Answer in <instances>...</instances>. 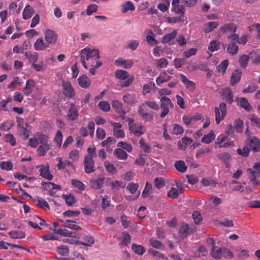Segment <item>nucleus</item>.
<instances>
[{
    "mask_svg": "<svg viewBox=\"0 0 260 260\" xmlns=\"http://www.w3.org/2000/svg\"><path fill=\"white\" fill-rule=\"evenodd\" d=\"M91 58L94 60L100 58V52L98 49L86 47L81 50V62L85 69L88 68L86 61L89 60Z\"/></svg>",
    "mask_w": 260,
    "mask_h": 260,
    "instance_id": "obj_1",
    "label": "nucleus"
},
{
    "mask_svg": "<svg viewBox=\"0 0 260 260\" xmlns=\"http://www.w3.org/2000/svg\"><path fill=\"white\" fill-rule=\"evenodd\" d=\"M48 138V137L44 134L40 135V143L41 145L37 150V153L40 156H44L46 153L50 149V145L47 143Z\"/></svg>",
    "mask_w": 260,
    "mask_h": 260,
    "instance_id": "obj_2",
    "label": "nucleus"
},
{
    "mask_svg": "<svg viewBox=\"0 0 260 260\" xmlns=\"http://www.w3.org/2000/svg\"><path fill=\"white\" fill-rule=\"evenodd\" d=\"M215 114V121L219 124L226 114V106L224 103H220L219 107H216L214 109Z\"/></svg>",
    "mask_w": 260,
    "mask_h": 260,
    "instance_id": "obj_3",
    "label": "nucleus"
},
{
    "mask_svg": "<svg viewBox=\"0 0 260 260\" xmlns=\"http://www.w3.org/2000/svg\"><path fill=\"white\" fill-rule=\"evenodd\" d=\"M160 108L161 112L160 115L161 118L165 117L169 112V106L173 107V104L171 100L165 96H162L160 99Z\"/></svg>",
    "mask_w": 260,
    "mask_h": 260,
    "instance_id": "obj_4",
    "label": "nucleus"
},
{
    "mask_svg": "<svg viewBox=\"0 0 260 260\" xmlns=\"http://www.w3.org/2000/svg\"><path fill=\"white\" fill-rule=\"evenodd\" d=\"M63 87V94L68 99H71L75 95L74 89L71 82L69 81L63 80L62 81Z\"/></svg>",
    "mask_w": 260,
    "mask_h": 260,
    "instance_id": "obj_5",
    "label": "nucleus"
},
{
    "mask_svg": "<svg viewBox=\"0 0 260 260\" xmlns=\"http://www.w3.org/2000/svg\"><path fill=\"white\" fill-rule=\"evenodd\" d=\"M45 40L47 44L49 46L50 44L54 45L56 43L57 39V34L51 29H47L45 31Z\"/></svg>",
    "mask_w": 260,
    "mask_h": 260,
    "instance_id": "obj_6",
    "label": "nucleus"
},
{
    "mask_svg": "<svg viewBox=\"0 0 260 260\" xmlns=\"http://www.w3.org/2000/svg\"><path fill=\"white\" fill-rule=\"evenodd\" d=\"M220 95L223 96L222 99L228 103L231 104L233 101V93L232 89L229 87L221 89L220 91Z\"/></svg>",
    "mask_w": 260,
    "mask_h": 260,
    "instance_id": "obj_7",
    "label": "nucleus"
},
{
    "mask_svg": "<svg viewBox=\"0 0 260 260\" xmlns=\"http://www.w3.org/2000/svg\"><path fill=\"white\" fill-rule=\"evenodd\" d=\"M85 171L87 173H90L95 171L94 162L91 157L86 156L84 160Z\"/></svg>",
    "mask_w": 260,
    "mask_h": 260,
    "instance_id": "obj_8",
    "label": "nucleus"
},
{
    "mask_svg": "<svg viewBox=\"0 0 260 260\" xmlns=\"http://www.w3.org/2000/svg\"><path fill=\"white\" fill-rule=\"evenodd\" d=\"M138 113L141 118L145 122L150 121L153 119V114L150 112H146L143 106H140L138 108Z\"/></svg>",
    "mask_w": 260,
    "mask_h": 260,
    "instance_id": "obj_9",
    "label": "nucleus"
},
{
    "mask_svg": "<svg viewBox=\"0 0 260 260\" xmlns=\"http://www.w3.org/2000/svg\"><path fill=\"white\" fill-rule=\"evenodd\" d=\"M237 30V26L234 23H227L225 24L223 26L219 28V32L224 34L229 32L230 34L236 32Z\"/></svg>",
    "mask_w": 260,
    "mask_h": 260,
    "instance_id": "obj_10",
    "label": "nucleus"
},
{
    "mask_svg": "<svg viewBox=\"0 0 260 260\" xmlns=\"http://www.w3.org/2000/svg\"><path fill=\"white\" fill-rule=\"evenodd\" d=\"M56 160L58 161V164L57 165V167L59 170H66L67 167H71L73 170L75 169V167L72 164V162L68 160L62 161V158L61 157L57 158Z\"/></svg>",
    "mask_w": 260,
    "mask_h": 260,
    "instance_id": "obj_11",
    "label": "nucleus"
},
{
    "mask_svg": "<svg viewBox=\"0 0 260 260\" xmlns=\"http://www.w3.org/2000/svg\"><path fill=\"white\" fill-rule=\"evenodd\" d=\"M40 168V175L42 177L46 178L49 180H51L53 178L52 175L50 173L49 166H45L41 165L37 167Z\"/></svg>",
    "mask_w": 260,
    "mask_h": 260,
    "instance_id": "obj_12",
    "label": "nucleus"
},
{
    "mask_svg": "<svg viewBox=\"0 0 260 260\" xmlns=\"http://www.w3.org/2000/svg\"><path fill=\"white\" fill-rule=\"evenodd\" d=\"M78 111L74 104H72L70 108L68 110L67 117L70 120H74L78 118Z\"/></svg>",
    "mask_w": 260,
    "mask_h": 260,
    "instance_id": "obj_13",
    "label": "nucleus"
},
{
    "mask_svg": "<svg viewBox=\"0 0 260 260\" xmlns=\"http://www.w3.org/2000/svg\"><path fill=\"white\" fill-rule=\"evenodd\" d=\"M133 61L131 60H122V59H118L115 60V64L117 66H122L125 69L131 68L133 65Z\"/></svg>",
    "mask_w": 260,
    "mask_h": 260,
    "instance_id": "obj_14",
    "label": "nucleus"
},
{
    "mask_svg": "<svg viewBox=\"0 0 260 260\" xmlns=\"http://www.w3.org/2000/svg\"><path fill=\"white\" fill-rule=\"evenodd\" d=\"M236 101L238 102L239 106L247 111H250L252 109L248 101L245 98H241L236 99Z\"/></svg>",
    "mask_w": 260,
    "mask_h": 260,
    "instance_id": "obj_15",
    "label": "nucleus"
},
{
    "mask_svg": "<svg viewBox=\"0 0 260 260\" xmlns=\"http://www.w3.org/2000/svg\"><path fill=\"white\" fill-rule=\"evenodd\" d=\"M78 82L79 85L84 88H87L89 87L91 81L87 77V76L83 75L82 76L80 77L78 79Z\"/></svg>",
    "mask_w": 260,
    "mask_h": 260,
    "instance_id": "obj_16",
    "label": "nucleus"
},
{
    "mask_svg": "<svg viewBox=\"0 0 260 260\" xmlns=\"http://www.w3.org/2000/svg\"><path fill=\"white\" fill-rule=\"evenodd\" d=\"M177 31L174 30L172 32L165 35L162 38V43H168L169 45H172L171 41L173 40L177 36Z\"/></svg>",
    "mask_w": 260,
    "mask_h": 260,
    "instance_id": "obj_17",
    "label": "nucleus"
},
{
    "mask_svg": "<svg viewBox=\"0 0 260 260\" xmlns=\"http://www.w3.org/2000/svg\"><path fill=\"white\" fill-rule=\"evenodd\" d=\"M211 255L215 259H220L222 256V248L217 246H213L212 247Z\"/></svg>",
    "mask_w": 260,
    "mask_h": 260,
    "instance_id": "obj_18",
    "label": "nucleus"
},
{
    "mask_svg": "<svg viewBox=\"0 0 260 260\" xmlns=\"http://www.w3.org/2000/svg\"><path fill=\"white\" fill-rule=\"evenodd\" d=\"M49 46L46 43H44L42 38L37 39L34 44V48L36 50L41 51L45 50Z\"/></svg>",
    "mask_w": 260,
    "mask_h": 260,
    "instance_id": "obj_19",
    "label": "nucleus"
},
{
    "mask_svg": "<svg viewBox=\"0 0 260 260\" xmlns=\"http://www.w3.org/2000/svg\"><path fill=\"white\" fill-rule=\"evenodd\" d=\"M249 145L250 149L254 152H258L260 150V141L255 137L250 139Z\"/></svg>",
    "mask_w": 260,
    "mask_h": 260,
    "instance_id": "obj_20",
    "label": "nucleus"
},
{
    "mask_svg": "<svg viewBox=\"0 0 260 260\" xmlns=\"http://www.w3.org/2000/svg\"><path fill=\"white\" fill-rule=\"evenodd\" d=\"M35 86V82L33 80L29 79L27 80L25 86L23 90V93L26 95H29L31 93Z\"/></svg>",
    "mask_w": 260,
    "mask_h": 260,
    "instance_id": "obj_21",
    "label": "nucleus"
},
{
    "mask_svg": "<svg viewBox=\"0 0 260 260\" xmlns=\"http://www.w3.org/2000/svg\"><path fill=\"white\" fill-rule=\"evenodd\" d=\"M218 159L221 160L227 168H229V162L231 159V155L228 152L219 153L217 155Z\"/></svg>",
    "mask_w": 260,
    "mask_h": 260,
    "instance_id": "obj_22",
    "label": "nucleus"
},
{
    "mask_svg": "<svg viewBox=\"0 0 260 260\" xmlns=\"http://www.w3.org/2000/svg\"><path fill=\"white\" fill-rule=\"evenodd\" d=\"M136 95L135 94L126 93L123 96L124 102L128 105H133L135 103Z\"/></svg>",
    "mask_w": 260,
    "mask_h": 260,
    "instance_id": "obj_23",
    "label": "nucleus"
},
{
    "mask_svg": "<svg viewBox=\"0 0 260 260\" xmlns=\"http://www.w3.org/2000/svg\"><path fill=\"white\" fill-rule=\"evenodd\" d=\"M176 169L180 173H183L187 170V167L183 160H177L174 164Z\"/></svg>",
    "mask_w": 260,
    "mask_h": 260,
    "instance_id": "obj_24",
    "label": "nucleus"
},
{
    "mask_svg": "<svg viewBox=\"0 0 260 260\" xmlns=\"http://www.w3.org/2000/svg\"><path fill=\"white\" fill-rule=\"evenodd\" d=\"M241 72L238 70L233 73L230 79V83L232 85L234 86L239 82L241 78Z\"/></svg>",
    "mask_w": 260,
    "mask_h": 260,
    "instance_id": "obj_25",
    "label": "nucleus"
},
{
    "mask_svg": "<svg viewBox=\"0 0 260 260\" xmlns=\"http://www.w3.org/2000/svg\"><path fill=\"white\" fill-rule=\"evenodd\" d=\"M129 129L132 131L134 135L137 137H140L144 133V127L142 125L129 126Z\"/></svg>",
    "mask_w": 260,
    "mask_h": 260,
    "instance_id": "obj_26",
    "label": "nucleus"
},
{
    "mask_svg": "<svg viewBox=\"0 0 260 260\" xmlns=\"http://www.w3.org/2000/svg\"><path fill=\"white\" fill-rule=\"evenodd\" d=\"M114 154L119 159L126 160L127 158V154L121 148H117L114 151Z\"/></svg>",
    "mask_w": 260,
    "mask_h": 260,
    "instance_id": "obj_27",
    "label": "nucleus"
},
{
    "mask_svg": "<svg viewBox=\"0 0 260 260\" xmlns=\"http://www.w3.org/2000/svg\"><path fill=\"white\" fill-rule=\"evenodd\" d=\"M239 50L238 46L234 43H231L227 45V52L231 55L237 54Z\"/></svg>",
    "mask_w": 260,
    "mask_h": 260,
    "instance_id": "obj_28",
    "label": "nucleus"
},
{
    "mask_svg": "<svg viewBox=\"0 0 260 260\" xmlns=\"http://www.w3.org/2000/svg\"><path fill=\"white\" fill-rule=\"evenodd\" d=\"M190 233V232L187 224H183L179 229V236L181 238L186 237L188 234Z\"/></svg>",
    "mask_w": 260,
    "mask_h": 260,
    "instance_id": "obj_29",
    "label": "nucleus"
},
{
    "mask_svg": "<svg viewBox=\"0 0 260 260\" xmlns=\"http://www.w3.org/2000/svg\"><path fill=\"white\" fill-rule=\"evenodd\" d=\"M140 43V41L137 40H131L128 41L125 45V48L129 49L132 51H135L137 49Z\"/></svg>",
    "mask_w": 260,
    "mask_h": 260,
    "instance_id": "obj_30",
    "label": "nucleus"
},
{
    "mask_svg": "<svg viewBox=\"0 0 260 260\" xmlns=\"http://www.w3.org/2000/svg\"><path fill=\"white\" fill-rule=\"evenodd\" d=\"M122 12L126 13L127 11H134L135 7L131 1H126L121 5Z\"/></svg>",
    "mask_w": 260,
    "mask_h": 260,
    "instance_id": "obj_31",
    "label": "nucleus"
},
{
    "mask_svg": "<svg viewBox=\"0 0 260 260\" xmlns=\"http://www.w3.org/2000/svg\"><path fill=\"white\" fill-rule=\"evenodd\" d=\"M56 234L64 237L77 238L75 233L69 231L67 229H58V231L56 232Z\"/></svg>",
    "mask_w": 260,
    "mask_h": 260,
    "instance_id": "obj_32",
    "label": "nucleus"
},
{
    "mask_svg": "<svg viewBox=\"0 0 260 260\" xmlns=\"http://www.w3.org/2000/svg\"><path fill=\"white\" fill-rule=\"evenodd\" d=\"M35 13L33 9L29 5H27L24 8L23 12V18L25 20L30 18Z\"/></svg>",
    "mask_w": 260,
    "mask_h": 260,
    "instance_id": "obj_33",
    "label": "nucleus"
},
{
    "mask_svg": "<svg viewBox=\"0 0 260 260\" xmlns=\"http://www.w3.org/2000/svg\"><path fill=\"white\" fill-rule=\"evenodd\" d=\"M115 76L117 79L124 80L127 79L129 75L126 71L118 70L115 72Z\"/></svg>",
    "mask_w": 260,
    "mask_h": 260,
    "instance_id": "obj_34",
    "label": "nucleus"
},
{
    "mask_svg": "<svg viewBox=\"0 0 260 260\" xmlns=\"http://www.w3.org/2000/svg\"><path fill=\"white\" fill-rule=\"evenodd\" d=\"M215 138V135L213 133V131H211V132L207 135H205L201 139V142L204 143H210L212 141L214 140Z\"/></svg>",
    "mask_w": 260,
    "mask_h": 260,
    "instance_id": "obj_35",
    "label": "nucleus"
},
{
    "mask_svg": "<svg viewBox=\"0 0 260 260\" xmlns=\"http://www.w3.org/2000/svg\"><path fill=\"white\" fill-rule=\"evenodd\" d=\"M37 202V205L41 208L46 210L49 209V205L48 203L43 199L38 197L37 200H35Z\"/></svg>",
    "mask_w": 260,
    "mask_h": 260,
    "instance_id": "obj_36",
    "label": "nucleus"
},
{
    "mask_svg": "<svg viewBox=\"0 0 260 260\" xmlns=\"http://www.w3.org/2000/svg\"><path fill=\"white\" fill-rule=\"evenodd\" d=\"M218 23L217 22H209L204 25V30L205 32H209L218 26Z\"/></svg>",
    "mask_w": 260,
    "mask_h": 260,
    "instance_id": "obj_37",
    "label": "nucleus"
},
{
    "mask_svg": "<svg viewBox=\"0 0 260 260\" xmlns=\"http://www.w3.org/2000/svg\"><path fill=\"white\" fill-rule=\"evenodd\" d=\"M112 106L114 108L117 113L119 114H122L124 115L125 113L124 110L122 108V104L118 101H113L112 103Z\"/></svg>",
    "mask_w": 260,
    "mask_h": 260,
    "instance_id": "obj_38",
    "label": "nucleus"
},
{
    "mask_svg": "<svg viewBox=\"0 0 260 260\" xmlns=\"http://www.w3.org/2000/svg\"><path fill=\"white\" fill-rule=\"evenodd\" d=\"M91 186L95 189L100 188L103 185L104 179L102 178H99L96 180H91L90 181Z\"/></svg>",
    "mask_w": 260,
    "mask_h": 260,
    "instance_id": "obj_39",
    "label": "nucleus"
},
{
    "mask_svg": "<svg viewBox=\"0 0 260 260\" xmlns=\"http://www.w3.org/2000/svg\"><path fill=\"white\" fill-rule=\"evenodd\" d=\"M40 135L35 136L33 138H29L28 140L29 145L33 148H36L40 143Z\"/></svg>",
    "mask_w": 260,
    "mask_h": 260,
    "instance_id": "obj_40",
    "label": "nucleus"
},
{
    "mask_svg": "<svg viewBox=\"0 0 260 260\" xmlns=\"http://www.w3.org/2000/svg\"><path fill=\"white\" fill-rule=\"evenodd\" d=\"M4 139L6 142L10 143L12 146L16 145V139L12 134H8L5 135Z\"/></svg>",
    "mask_w": 260,
    "mask_h": 260,
    "instance_id": "obj_41",
    "label": "nucleus"
},
{
    "mask_svg": "<svg viewBox=\"0 0 260 260\" xmlns=\"http://www.w3.org/2000/svg\"><path fill=\"white\" fill-rule=\"evenodd\" d=\"M10 236L13 239H21L25 237V234L21 231H11L9 233Z\"/></svg>",
    "mask_w": 260,
    "mask_h": 260,
    "instance_id": "obj_42",
    "label": "nucleus"
},
{
    "mask_svg": "<svg viewBox=\"0 0 260 260\" xmlns=\"http://www.w3.org/2000/svg\"><path fill=\"white\" fill-rule=\"evenodd\" d=\"M117 146L120 148H122L123 149H125L127 152H130L133 150L132 146L127 142H119L117 144Z\"/></svg>",
    "mask_w": 260,
    "mask_h": 260,
    "instance_id": "obj_43",
    "label": "nucleus"
},
{
    "mask_svg": "<svg viewBox=\"0 0 260 260\" xmlns=\"http://www.w3.org/2000/svg\"><path fill=\"white\" fill-rule=\"evenodd\" d=\"M229 64L228 59L223 60L218 66L217 69L219 72H221L222 74L225 73L226 70Z\"/></svg>",
    "mask_w": 260,
    "mask_h": 260,
    "instance_id": "obj_44",
    "label": "nucleus"
},
{
    "mask_svg": "<svg viewBox=\"0 0 260 260\" xmlns=\"http://www.w3.org/2000/svg\"><path fill=\"white\" fill-rule=\"evenodd\" d=\"M151 188H152L151 184H150L148 182H147L146 183L144 189L143 190L142 193V197L144 198H146L148 197L150 193V191Z\"/></svg>",
    "mask_w": 260,
    "mask_h": 260,
    "instance_id": "obj_45",
    "label": "nucleus"
},
{
    "mask_svg": "<svg viewBox=\"0 0 260 260\" xmlns=\"http://www.w3.org/2000/svg\"><path fill=\"white\" fill-rule=\"evenodd\" d=\"M141 106H143L144 108L145 106H147L150 108H151L155 110H158L159 109V106L154 101H145Z\"/></svg>",
    "mask_w": 260,
    "mask_h": 260,
    "instance_id": "obj_46",
    "label": "nucleus"
},
{
    "mask_svg": "<svg viewBox=\"0 0 260 260\" xmlns=\"http://www.w3.org/2000/svg\"><path fill=\"white\" fill-rule=\"evenodd\" d=\"M104 166L106 169L107 171L111 174L115 173L116 169L112 164H111L109 161H106L104 162Z\"/></svg>",
    "mask_w": 260,
    "mask_h": 260,
    "instance_id": "obj_47",
    "label": "nucleus"
},
{
    "mask_svg": "<svg viewBox=\"0 0 260 260\" xmlns=\"http://www.w3.org/2000/svg\"><path fill=\"white\" fill-rule=\"evenodd\" d=\"M139 144H140V147L144 150V151H145V152H147V153H149L151 152V147L150 146V145L147 144L144 141L143 139V138H141L140 140V141H139Z\"/></svg>",
    "mask_w": 260,
    "mask_h": 260,
    "instance_id": "obj_48",
    "label": "nucleus"
},
{
    "mask_svg": "<svg viewBox=\"0 0 260 260\" xmlns=\"http://www.w3.org/2000/svg\"><path fill=\"white\" fill-rule=\"evenodd\" d=\"M249 57L247 55H241L239 59V63L241 68H245L248 63Z\"/></svg>",
    "mask_w": 260,
    "mask_h": 260,
    "instance_id": "obj_49",
    "label": "nucleus"
},
{
    "mask_svg": "<svg viewBox=\"0 0 260 260\" xmlns=\"http://www.w3.org/2000/svg\"><path fill=\"white\" fill-rule=\"evenodd\" d=\"M243 126V122L241 119H237L235 120L234 128L237 132L240 133L242 131Z\"/></svg>",
    "mask_w": 260,
    "mask_h": 260,
    "instance_id": "obj_50",
    "label": "nucleus"
},
{
    "mask_svg": "<svg viewBox=\"0 0 260 260\" xmlns=\"http://www.w3.org/2000/svg\"><path fill=\"white\" fill-rule=\"evenodd\" d=\"M132 248L135 253L139 255L143 254L145 252V249L141 245H136V244H133Z\"/></svg>",
    "mask_w": 260,
    "mask_h": 260,
    "instance_id": "obj_51",
    "label": "nucleus"
},
{
    "mask_svg": "<svg viewBox=\"0 0 260 260\" xmlns=\"http://www.w3.org/2000/svg\"><path fill=\"white\" fill-rule=\"evenodd\" d=\"M249 149L247 146H245L243 149L239 148L237 150V153L243 157H247L249 153Z\"/></svg>",
    "mask_w": 260,
    "mask_h": 260,
    "instance_id": "obj_52",
    "label": "nucleus"
},
{
    "mask_svg": "<svg viewBox=\"0 0 260 260\" xmlns=\"http://www.w3.org/2000/svg\"><path fill=\"white\" fill-rule=\"evenodd\" d=\"M168 196L172 199H176L179 196V191L177 189L172 187L168 192Z\"/></svg>",
    "mask_w": 260,
    "mask_h": 260,
    "instance_id": "obj_53",
    "label": "nucleus"
},
{
    "mask_svg": "<svg viewBox=\"0 0 260 260\" xmlns=\"http://www.w3.org/2000/svg\"><path fill=\"white\" fill-rule=\"evenodd\" d=\"M57 252L61 255H68L69 253V250L67 246L62 245L57 247Z\"/></svg>",
    "mask_w": 260,
    "mask_h": 260,
    "instance_id": "obj_54",
    "label": "nucleus"
},
{
    "mask_svg": "<svg viewBox=\"0 0 260 260\" xmlns=\"http://www.w3.org/2000/svg\"><path fill=\"white\" fill-rule=\"evenodd\" d=\"M139 185L137 183L133 182L129 183L126 187V189L128 190L132 194L135 193L137 190Z\"/></svg>",
    "mask_w": 260,
    "mask_h": 260,
    "instance_id": "obj_55",
    "label": "nucleus"
},
{
    "mask_svg": "<svg viewBox=\"0 0 260 260\" xmlns=\"http://www.w3.org/2000/svg\"><path fill=\"white\" fill-rule=\"evenodd\" d=\"M99 107L103 111L108 112L110 109L109 104L105 101L100 102L98 104Z\"/></svg>",
    "mask_w": 260,
    "mask_h": 260,
    "instance_id": "obj_56",
    "label": "nucleus"
},
{
    "mask_svg": "<svg viewBox=\"0 0 260 260\" xmlns=\"http://www.w3.org/2000/svg\"><path fill=\"white\" fill-rule=\"evenodd\" d=\"M63 197L65 199L66 203L69 206L72 205L76 202L75 197L71 194L63 195Z\"/></svg>",
    "mask_w": 260,
    "mask_h": 260,
    "instance_id": "obj_57",
    "label": "nucleus"
},
{
    "mask_svg": "<svg viewBox=\"0 0 260 260\" xmlns=\"http://www.w3.org/2000/svg\"><path fill=\"white\" fill-rule=\"evenodd\" d=\"M122 182L120 181H115L111 182V189L113 190H118L122 187H124V186L122 185Z\"/></svg>",
    "mask_w": 260,
    "mask_h": 260,
    "instance_id": "obj_58",
    "label": "nucleus"
},
{
    "mask_svg": "<svg viewBox=\"0 0 260 260\" xmlns=\"http://www.w3.org/2000/svg\"><path fill=\"white\" fill-rule=\"evenodd\" d=\"M184 132L182 127L178 124H175L173 125V133L176 135L182 134Z\"/></svg>",
    "mask_w": 260,
    "mask_h": 260,
    "instance_id": "obj_59",
    "label": "nucleus"
},
{
    "mask_svg": "<svg viewBox=\"0 0 260 260\" xmlns=\"http://www.w3.org/2000/svg\"><path fill=\"white\" fill-rule=\"evenodd\" d=\"M154 185L158 189L162 188L165 185V182L160 178H156L154 180Z\"/></svg>",
    "mask_w": 260,
    "mask_h": 260,
    "instance_id": "obj_60",
    "label": "nucleus"
},
{
    "mask_svg": "<svg viewBox=\"0 0 260 260\" xmlns=\"http://www.w3.org/2000/svg\"><path fill=\"white\" fill-rule=\"evenodd\" d=\"M0 167L3 170L9 171L12 169L13 165L10 161H2L0 163Z\"/></svg>",
    "mask_w": 260,
    "mask_h": 260,
    "instance_id": "obj_61",
    "label": "nucleus"
},
{
    "mask_svg": "<svg viewBox=\"0 0 260 260\" xmlns=\"http://www.w3.org/2000/svg\"><path fill=\"white\" fill-rule=\"evenodd\" d=\"M62 138V135L61 132L60 131H58L56 134L54 140L58 146H60L61 145Z\"/></svg>",
    "mask_w": 260,
    "mask_h": 260,
    "instance_id": "obj_62",
    "label": "nucleus"
},
{
    "mask_svg": "<svg viewBox=\"0 0 260 260\" xmlns=\"http://www.w3.org/2000/svg\"><path fill=\"white\" fill-rule=\"evenodd\" d=\"M233 253L226 248H222V256L225 258H232L234 257Z\"/></svg>",
    "mask_w": 260,
    "mask_h": 260,
    "instance_id": "obj_63",
    "label": "nucleus"
},
{
    "mask_svg": "<svg viewBox=\"0 0 260 260\" xmlns=\"http://www.w3.org/2000/svg\"><path fill=\"white\" fill-rule=\"evenodd\" d=\"M98 6L95 4H91L87 7L86 12L88 15H90L92 13L97 11Z\"/></svg>",
    "mask_w": 260,
    "mask_h": 260,
    "instance_id": "obj_64",
    "label": "nucleus"
}]
</instances>
